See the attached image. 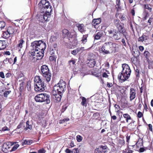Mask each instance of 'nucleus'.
Returning a JSON list of instances; mask_svg holds the SVG:
<instances>
[{
    "mask_svg": "<svg viewBox=\"0 0 153 153\" xmlns=\"http://www.w3.org/2000/svg\"><path fill=\"white\" fill-rule=\"evenodd\" d=\"M116 44L111 42H105L103 45L100 52L104 54H107L116 51Z\"/></svg>",
    "mask_w": 153,
    "mask_h": 153,
    "instance_id": "obj_1",
    "label": "nucleus"
},
{
    "mask_svg": "<svg viewBox=\"0 0 153 153\" xmlns=\"http://www.w3.org/2000/svg\"><path fill=\"white\" fill-rule=\"evenodd\" d=\"M123 70L121 73H120L118 75V78L121 79L122 81L124 82L129 77L131 72L128 65L126 64H123L122 65Z\"/></svg>",
    "mask_w": 153,
    "mask_h": 153,
    "instance_id": "obj_2",
    "label": "nucleus"
},
{
    "mask_svg": "<svg viewBox=\"0 0 153 153\" xmlns=\"http://www.w3.org/2000/svg\"><path fill=\"white\" fill-rule=\"evenodd\" d=\"M34 90L36 91L42 92L45 90V84L42 82L39 76H36L34 78Z\"/></svg>",
    "mask_w": 153,
    "mask_h": 153,
    "instance_id": "obj_3",
    "label": "nucleus"
},
{
    "mask_svg": "<svg viewBox=\"0 0 153 153\" xmlns=\"http://www.w3.org/2000/svg\"><path fill=\"white\" fill-rule=\"evenodd\" d=\"M46 43L42 40L35 41L31 43V47L35 48L37 50L42 51L44 52V51L46 48Z\"/></svg>",
    "mask_w": 153,
    "mask_h": 153,
    "instance_id": "obj_4",
    "label": "nucleus"
},
{
    "mask_svg": "<svg viewBox=\"0 0 153 153\" xmlns=\"http://www.w3.org/2000/svg\"><path fill=\"white\" fill-rule=\"evenodd\" d=\"M66 83L62 80H60L59 83L55 85L53 88V90L60 94H63L66 89Z\"/></svg>",
    "mask_w": 153,
    "mask_h": 153,
    "instance_id": "obj_5",
    "label": "nucleus"
},
{
    "mask_svg": "<svg viewBox=\"0 0 153 153\" xmlns=\"http://www.w3.org/2000/svg\"><path fill=\"white\" fill-rule=\"evenodd\" d=\"M50 3L46 0H41L38 5L40 8L41 12H44V11L48 10V12L52 11V7L51 6Z\"/></svg>",
    "mask_w": 153,
    "mask_h": 153,
    "instance_id": "obj_6",
    "label": "nucleus"
},
{
    "mask_svg": "<svg viewBox=\"0 0 153 153\" xmlns=\"http://www.w3.org/2000/svg\"><path fill=\"white\" fill-rule=\"evenodd\" d=\"M49 95L46 94H41L36 95L34 99L37 102H43L46 101L47 104L50 102Z\"/></svg>",
    "mask_w": 153,
    "mask_h": 153,
    "instance_id": "obj_7",
    "label": "nucleus"
},
{
    "mask_svg": "<svg viewBox=\"0 0 153 153\" xmlns=\"http://www.w3.org/2000/svg\"><path fill=\"white\" fill-rule=\"evenodd\" d=\"M41 70L42 74L44 77H45L47 82H49L51 79V74L48 66L46 65H43L41 67Z\"/></svg>",
    "mask_w": 153,
    "mask_h": 153,
    "instance_id": "obj_8",
    "label": "nucleus"
},
{
    "mask_svg": "<svg viewBox=\"0 0 153 153\" xmlns=\"http://www.w3.org/2000/svg\"><path fill=\"white\" fill-rule=\"evenodd\" d=\"M114 23L115 26L118 29V30L121 31L122 34L125 36L126 39L128 40L126 37V32L125 29L123 28V27L121 25L122 23L120 21L119 19H115L114 20Z\"/></svg>",
    "mask_w": 153,
    "mask_h": 153,
    "instance_id": "obj_9",
    "label": "nucleus"
},
{
    "mask_svg": "<svg viewBox=\"0 0 153 153\" xmlns=\"http://www.w3.org/2000/svg\"><path fill=\"white\" fill-rule=\"evenodd\" d=\"M63 35L65 39H67L68 42H71L72 39V35L71 33L66 29H64L62 31Z\"/></svg>",
    "mask_w": 153,
    "mask_h": 153,
    "instance_id": "obj_10",
    "label": "nucleus"
},
{
    "mask_svg": "<svg viewBox=\"0 0 153 153\" xmlns=\"http://www.w3.org/2000/svg\"><path fill=\"white\" fill-rule=\"evenodd\" d=\"M106 146H101L95 150L94 153H105L107 151Z\"/></svg>",
    "mask_w": 153,
    "mask_h": 153,
    "instance_id": "obj_11",
    "label": "nucleus"
},
{
    "mask_svg": "<svg viewBox=\"0 0 153 153\" xmlns=\"http://www.w3.org/2000/svg\"><path fill=\"white\" fill-rule=\"evenodd\" d=\"M52 93L55 98V102H60L61 100L62 94L58 93L57 92L54 90L53 91Z\"/></svg>",
    "mask_w": 153,
    "mask_h": 153,
    "instance_id": "obj_12",
    "label": "nucleus"
},
{
    "mask_svg": "<svg viewBox=\"0 0 153 153\" xmlns=\"http://www.w3.org/2000/svg\"><path fill=\"white\" fill-rule=\"evenodd\" d=\"M136 92L135 90L133 88H131L129 92L130 101H132L136 97Z\"/></svg>",
    "mask_w": 153,
    "mask_h": 153,
    "instance_id": "obj_13",
    "label": "nucleus"
},
{
    "mask_svg": "<svg viewBox=\"0 0 153 153\" xmlns=\"http://www.w3.org/2000/svg\"><path fill=\"white\" fill-rule=\"evenodd\" d=\"M121 34V31H115L114 33L113 37L115 40H119L122 36Z\"/></svg>",
    "mask_w": 153,
    "mask_h": 153,
    "instance_id": "obj_14",
    "label": "nucleus"
},
{
    "mask_svg": "<svg viewBox=\"0 0 153 153\" xmlns=\"http://www.w3.org/2000/svg\"><path fill=\"white\" fill-rule=\"evenodd\" d=\"M44 11H45V13H43L44 20H45V21L49 20L50 19V13L51 11L48 12V10L44 11Z\"/></svg>",
    "mask_w": 153,
    "mask_h": 153,
    "instance_id": "obj_15",
    "label": "nucleus"
},
{
    "mask_svg": "<svg viewBox=\"0 0 153 153\" xmlns=\"http://www.w3.org/2000/svg\"><path fill=\"white\" fill-rule=\"evenodd\" d=\"M44 52L43 51H39V52L36 53V56L33 57V58H36L37 60L41 59H42V57L44 56Z\"/></svg>",
    "mask_w": 153,
    "mask_h": 153,
    "instance_id": "obj_16",
    "label": "nucleus"
},
{
    "mask_svg": "<svg viewBox=\"0 0 153 153\" xmlns=\"http://www.w3.org/2000/svg\"><path fill=\"white\" fill-rule=\"evenodd\" d=\"M76 26L78 28L79 30L81 33H83V32L85 31V30L83 24H77L76 25Z\"/></svg>",
    "mask_w": 153,
    "mask_h": 153,
    "instance_id": "obj_17",
    "label": "nucleus"
},
{
    "mask_svg": "<svg viewBox=\"0 0 153 153\" xmlns=\"http://www.w3.org/2000/svg\"><path fill=\"white\" fill-rule=\"evenodd\" d=\"M43 12H41L40 11V12L39 13H38L37 15L36 16V17L37 19H39V21L41 22H43L44 20V16Z\"/></svg>",
    "mask_w": 153,
    "mask_h": 153,
    "instance_id": "obj_18",
    "label": "nucleus"
},
{
    "mask_svg": "<svg viewBox=\"0 0 153 153\" xmlns=\"http://www.w3.org/2000/svg\"><path fill=\"white\" fill-rule=\"evenodd\" d=\"M101 19L100 18L94 19L92 21V25L93 26H95L100 24L101 22Z\"/></svg>",
    "mask_w": 153,
    "mask_h": 153,
    "instance_id": "obj_19",
    "label": "nucleus"
},
{
    "mask_svg": "<svg viewBox=\"0 0 153 153\" xmlns=\"http://www.w3.org/2000/svg\"><path fill=\"white\" fill-rule=\"evenodd\" d=\"M148 39V36L145 35H143L142 36L140 37L138 39V41L143 42H146V40Z\"/></svg>",
    "mask_w": 153,
    "mask_h": 153,
    "instance_id": "obj_20",
    "label": "nucleus"
},
{
    "mask_svg": "<svg viewBox=\"0 0 153 153\" xmlns=\"http://www.w3.org/2000/svg\"><path fill=\"white\" fill-rule=\"evenodd\" d=\"M95 64V61L94 59H91L88 63V65L90 68L94 67Z\"/></svg>",
    "mask_w": 153,
    "mask_h": 153,
    "instance_id": "obj_21",
    "label": "nucleus"
},
{
    "mask_svg": "<svg viewBox=\"0 0 153 153\" xmlns=\"http://www.w3.org/2000/svg\"><path fill=\"white\" fill-rule=\"evenodd\" d=\"M103 34V33L102 31L99 32L95 35L94 39L97 40L99 39L102 36Z\"/></svg>",
    "mask_w": 153,
    "mask_h": 153,
    "instance_id": "obj_22",
    "label": "nucleus"
},
{
    "mask_svg": "<svg viewBox=\"0 0 153 153\" xmlns=\"http://www.w3.org/2000/svg\"><path fill=\"white\" fill-rule=\"evenodd\" d=\"M7 31L8 32L10 35L13 34L15 32L14 29L13 27L10 26L8 27Z\"/></svg>",
    "mask_w": 153,
    "mask_h": 153,
    "instance_id": "obj_23",
    "label": "nucleus"
},
{
    "mask_svg": "<svg viewBox=\"0 0 153 153\" xmlns=\"http://www.w3.org/2000/svg\"><path fill=\"white\" fill-rule=\"evenodd\" d=\"M6 43L5 41L0 40V50L4 49L6 48Z\"/></svg>",
    "mask_w": 153,
    "mask_h": 153,
    "instance_id": "obj_24",
    "label": "nucleus"
},
{
    "mask_svg": "<svg viewBox=\"0 0 153 153\" xmlns=\"http://www.w3.org/2000/svg\"><path fill=\"white\" fill-rule=\"evenodd\" d=\"M32 48V49L31 51H30V54L32 56H33L34 57L36 56V53L37 52H39V50H36L35 49V48H33V47Z\"/></svg>",
    "mask_w": 153,
    "mask_h": 153,
    "instance_id": "obj_25",
    "label": "nucleus"
},
{
    "mask_svg": "<svg viewBox=\"0 0 153 153\" xmlns=\"http://www.w3.org/2000/svg\"><path fill=\"white\" fill-rule=\"evenodd\" d=\"M123 117L125 119L126 122L127 123H128L129 120L131 119L130 115L128 114H124Z\"/></svg>",
    "mask_w": 153,
    "mask_h": 153,
    "instance_id": "obj_26",
    "label": "nucleus"
},
{
    "mask_svg": "<svg viewBox=\"0 0 153 153\" xmlns=\"http://www.w3.org/2000/svg\"><path fill=\"white\" fill-rule=\"evenodd\" d=\"M10 35L8 32L6 31L3 32L2 36L5 39H7L10 36Z\"/></svg>",
    "mask_w": 153,
    "mask_h": 153,
    "instance_id": "obj_27",
    "label": "nucleus"
},
{
    "mask_svg": "<svg viewBox=\"0 0 153 153\" xmlns=\"http://www.w3.org/2000/svg\"><path fill=\"white\" fill-rule=\"evenodd\" d=\"M32 128V126L30 124L29 121H27L26 123V127L24 128V129L25 130H27L28 129H31Z\"/></svg>",
    "mask_w": 153,
    "mask_h": 153,
    "instance_id": "obj_28",
    "label": "nucleus"
},
{
    "mask_svg": "<svg viewBox=\"0 0 153 153\" xmlns=\"http://www.w3.org/2000/svg\"><path fill=\"white\" fill-rule=\"evenodd\" d=\"M144 8L148 9L149 11L151 12L152 10V7L151 5L148 4H144Z\"/></svg>",
    "mask_w": 153,
    "mask_h": 153,
    "instance_id": "obj_29",
    "label": "nucleus"
},
{
    "mask_svg": "<svg viewBox=\"0 0 153 153\" xmlns=\"http://www.w3.org/2000/svg\"><path fill=\"white\" fill-rule=\"evenodd\" d=\"M5 23L4 22H0V31L2 30L5 27Z\"/></svg>",
    "mask_w": 153,
    "mask_h": 153,
    "instance_id": "obj_30",
    "label": "nucleus"
},
{
    "mask_svg": "<svg viewBox=\"0 0 153 153\" xmlns=\"http://www.w3.org/2000/svg\"><path fill=\"white\" fill-rule=\"evenodd\" d=\"M87 35H83L81 40V41L82 42V43L84 44L87 41Z\"/></svg>",
    "mask_w": 153,
    "mask_h": 153,
    "instance_id": "obj_31",
    "label": "nucleus"
},
{
    "mask_svg": "<svg viewBox=\"0 0 153 153\" xmlns=\"http://www.w3.org/2000/svg\"><path fill=\"white\" fill-rule=\"evenodd\" d=\"M25 42V41L23 39L19 40V41L18 46L21 48H22V45Z\"/></svg>",
    "mask_w": 153,
    "mask_h": 153,
    "instance_id": "obj_32",
    "label": "nucleus"
},
{
    "mask_svg": "<svg viewBox=\"0 0 153 153\" xmlns=\"http://www.w3.org/2000/svg\"><path fill=\"white\" fill-rule=\"evenodd\" d=\"M82 101L81 102V104L83 106H84L86 104V98L84 97H81Z\"/></svg>",
    "mask_w": 153,
    "mask_h": 153,
    "instance_id": "obj_33",
    "label": "nucleus"
},
{
    "mask_svg": "<svg viewBox=\"0 0 153 153\" xmlns=\"http://www.w3.org/2000/svg\"><path fill=\"white\" fill-rule=\"evenodd\" d=\"M56 58L57 57L56 56L53 55V56H50L49 59L51 61H55Z\"/></svg>",
    "mask_w": 153,
    "mask_h": 153,
    "instance_id": "obj_34",
    "label": "nucleus"
},
{
    "mask_svg": "<svg viewBox=\"0 0 153 153\" xmlns=\"http://www.w3.org/2000/svg\"><path fill=\"white\" fill-rule=\"evenodd\" d=\"M114 107L115 108V111L117 112H118L119 111L120 109V106L118 105L115 104L114 105Z\"/></svg>",
    "mask_w": 153,
    "mask_h": 153,
    "instance_id": "obj_35",
    "label": "nucleus"
},
{
    "mask_svg": "<svg viewBox=\"0 0 153 153\" xmlns=\"http://www.w3.org/2000/svg\"><path fill=\"white\" fill-rule=\"evenodd\" d=\"M69 120V119L68 118H65L62 120H60L59 121V123H63L65 122H67Z\"/></svg>",
    "mask_w": 153,
    "mask_h": 153,
    "instance_id": "obj_36",
    "label": "nucleus"
},
{
    "mask_svg": "<svg viewBox=\"0 0 153 153\" xmlns=\"http://www.w3.org/2000/svg\"><path fill=\"white\" fill-rule=\"evenodd\" d=\"M57 39V38L56 36H52L50 39V41L51 42H54L56 41Z\"/></svg>",
    "mask_w": 153,
    "mask_h": 153,
    "instance_id": "obj_37",
    "label": "nucleus"
},
{
    "mask_svg": "<svg viewBox=\"0 0 153 153\" xmlns=\"http://www.w3.org/2000/svg\"><path fill=\"white\" fill-rule=\"evenodd\" d=\"M11 91H5L4 94V95L5 97H7L8 95L11 93Z\"/></svg>",
    "mask_w": 153,
    "mask_h": 153,
    "instance_id": "obj_38",
    "label": "nucleus"
},
{
    "mask_svg": "<svg viewBox=\"0 0 153 153\" xmlns=\"http://www.w3.org/2000/svg\"><path fill=\"white\" fill-rule=\"evenodd\" d=\"M19 145L18 144H16L12 148L11 151H14L16 150V149L19 147Z\"/></svg>",
    "mask_w": 153,
    "mask_h": 153,
    "instance_id": "obj_39",
    "label": "nucleus"
},
{
    "mask_svg": "<svg viewBox=\"0 0 153 153\" xmlns=\"http://www.w3.org/2000/svg\"><path fill=\"white\" fill-rule=\"evenodd\" d=\"M57 44H56L55 43L54 44L53 46V48L52 50V51L55 50L56 51L57 48Z\"/></svg>",
    "mask_w": 153,
    "mask_h": 153,
    "instance_id": "obj_40",
    "label": "nucleus"
},
{
    "mask_svg": "<svg viewBox=\"0 0 153 153\" xmlns=\"http://www.w3.org/2000/svg\"><path fill=\"white\" fill-rule=\"evenodd\" d=\"M45 150L43 149H40L38 151V153H45Z\"/></svg>",
    "mask_w": 153,
    "mask_h": 153,
    "instance_id": "obj_41",
    "label": "nucleus"
},
{
    "mask_svg": "<svg viewBox=\"0 0 153 153\" xmlns=\"http://www.w3.org/2000/svg\"><path fill=\"white\" fill-rule=\"evenodd\" d=\"M77 140L78 142L81 141L82 139V137L80 135H77L76 137Z\"/></svg>",
    "mask_w": 153,
    "mask_h": 153,
    "instance_id": "obj_42",
    "label": "nucleus"
},
{
    "mask_svg": "<svg viewBox=\"0 0 153 153\" xmlns=\"http://www.w3.org/2000/svg\"><path fill=\"white\" fill-rule=\"evenodd\" d=\"M149 54V52L148 51H145L144 52V55L147 58Z\"/></svg>",
    "mask_w": 153,
    "mask_h": 153,
    "instance_id": "obj_43",
    "label": "nucleus"
},
{
    "mask_svg": "<svg viewBox=\"0 0 153 153\" xmlns=\"http://www.w3.org/2000/svg\"><path fill=\"white\" fill-rule=\"evenodd\" d=\"M73 151H71L68 149H66L65 150V152L66 153H73Z\"/></svg>",
    "mask_w": 153,
    "mask_h": 153,
    "instance_id": "obj_44",
    "label": "nucleus"
},
{
    "mask_svg": "<svg viewBox=\"0 0 153 153\" xmlns=\"http://www.w3.org/2000/svg\"><path fill=\"white\" fill-rule=\"evenodd\" d=\"M23 123L22 122H21L19 124V125L18 126L17 128L19 129L20 128H21L22 126L23 125Z\"/></svg>",
    "mask_w": 153,
    "mask_h": 153,
    "instance_id": "obj_45",
    "label": "nucleus"
},
{
    "mask_svg": "<svg viewBox=\"0 0 153 153\" xmlns=\"http://www.w3.org/2000/svg\"><path fill=\"white\" fill-rule=\"evenodd\" d=\"M77 53V51H76V50L72 51L71 52V53L74 55L76 54Z\"/></svg>",
    "mask_w": 153,
    "mask_h": 153,
    "instance_id": "obj_46",
    "label": "nucleus"
},
{
    "mask_svg": "<svg viewBox=\"0 0 153 153\" xmlns=\"http://www.w3.org/2000/svg\"><path fill=\"white\" fill-rule=\"evenodd\" d=\"M9 130V129L7 126H5L2 128V130L3 131H8Z\"/></svg>",
    "mask_w": 153,
    "mask_h": 153,
    "instance_id": "obj_47",
    "label": "nucleus"
},
{
    "mask_svg": "<svg viewBox=\"0 0 153 153\" xmlns=\"http://www.w3.org/2000/svg\"><path fill=\"white\" fill-rule=\"evenodd\" d=\"M0 76L2 78H4V77H5L4 75V74L3 72H0Z\"/></svg>",
    "mask_w": 153,
    "mask_h": 153,
    "instance_id": "obj_48",
    "label": "nucleus"
},
{
    "mask_svg": "<svg viewBox=\"0 0 153 153\" xmlns=\"http://www.w3.org/2000/svg\"><path fill=\"white\" fill-rule=\"evenodd\" d=\"M142 115H143V114H142V113L141 112H140V111H139L138 113L137 116H138V117H139V118L141 117H142Z\"/></svg>",
    "mask_w": 153,
    "mask_h": 153,
    "instance_id": "obj_49",
    "label": "nucleus"
},
{
    "mask_svg": "<svg viewBox=\"0 0 153 153\" xmlns=\"http://www.w3.org/2000/svg\"><path fill=\"white\" fill-rule=\"evenodd\" d=\"M102 76L103 77L107 78L108 76V75L106 73H103Z\"/></svg>",
    "mask_w": 153,
    "mask_h": 153,
    "instance_id": "obj_50",
    "label": "nucleus"
},
{
    "mask_svg": "<svg viewBox=\"0 0 153 153\" xmlns=\"http://www.w3.org/2000/svg\"><path fill=\"white\" fill-rule=\"evenodd\" d=\"M149 129L151 131H152V126L151 124H149L148 125Z\"/></svg>",
    "mask_w": 153,
    "mask_h": 153,
    "instance_id": "obj_51",
    "label": "nucleus"
},
{
    "mask_svg": "<svg viewBox=\"0 0 153 153\" xmlns=\"http://www.w3.org/2000/svg\"><path fill=\"white\" fill-rule=\"evenodd\" d=\"M78 148L74 149H73V152L74 153H79V151L78 150Z\"/></svg>",
    "mask_w": 153,
    "mask_h": 153,
    "instance_id": "obj_52",
    "label": "nucleus"
},
{
    "mask_svg": "<svg viewBox=\"0 0 153 153\" xmlns=\"http://www.w3.org/2000/svg\"><path fill=\"white\" fill-rule=\"evenodd\" d=\"M152 19H153L152 18L150 17L149 18V19L148 21V22L149 23V25H150L151 24Z\"/></svg>",
    "mask_w": 153,
    "mask_h": 153,
    "instance_id": "obj_53",
    "label": "nucleus"
},
{
    "mask_svg": "<svg viewBox=\"0 0 153 153\" xmlns=\"http://www.w3.org/2000/svg\"><path fill=\"white\" fill-rule=\"evenodd\" d=\"M121 42H122L123 44L125 46H126V43L125 42V40L124 39H122Z\"/></svg>",
    "mask_w": 153,
    "mask_h": 153,
    "instance_id": "obj_54",
    "label": "nucleus"
},
{
    "mask_svg": "<svg viewBox=\"0 0 153 153\" xmlns=\"http://www.w3.org/2000/svg\"><path fill=\"white\" fill-rule=\"evenodd\" d=\"M107 86L108 87H111L112 86V84L111 83L108 82L107 83Z\"/></svg>",
    "mask_w": 153,
    "mask_h": 153,
    "instance_id": "obj_55",
    "label": "nucleus"
},
{
    "mask_svg": "<svg viewBox=\"0 0 153 153\" xmlns=\"http://www.w3.org/2000/svg\"><path fill=\"white\" fill-rule=\"evenodd\" d=\"M126 141L128 143L129 142V140L130 139V136H128V135L126 136Z\"/></svg>",
    "mask_w": 153,
    "mask_h": 153,
    "instance_id": "obj_56",
    "label": "nucleus"
},
{
    "mask_svg": "<svg viewBox=\"0 0 153 153\" xmlns=\"http://www.w3.org/2000/svg\"><path fill=\"white\" fill-rule=\"evenodd\" d=\"M144 150L145 149L143 148H141L139 149V151L141 152H143Z\"/></svg>",
    "mask_w": 153,
    "mask_h": 153,
    "instance_id": "obj_57",
    "label": "nucleus"
},
{
    "mask_svg": "<svg viewBox=\"0 0 153 153\" xmlns=\"http://www.w3.org/2000/svg\"><path fill=\"white\" fill-rule=\"evenodd\" d=\"M139 49L140 51H142L144 50V48L143 46H139Z\"/></svg>",
    "mask_w": 153,
    "mask_h": 153,
    "instance_id": "obj_58",
    "label": "nucleus"
},
{
    "mask_svg": "<svg viewBox=\"0 0 153 153\" xmlns=\"http://www.w3.org/2000/svg\"><path fill=\"white\" fill-rule=\"evenodd\" d=\"M68 62L69 63L72 62L73 65L75 63V61L74 60H70Z\"/></svg>",
    "mask_w": 153,
    "mask_h": 153,
    "instance_id": "obj_59",
    "label": "nucleus"
},
{
    "mask_svg": "<svg viewBox=\"0 0 153 153\" xmlns=\"http://www.w3.org/2000/svg\"><path fill=\"white\" fill-rule=\"evenodd\" d=\"M70 145L71 147H73L74 146V143L73 141H71L70 143Z\"/></svg>",
    "mask_w": 153,
    "mask_h": 153,
    "instance_id": "obj_60",
    "label": "nucleus"
},
{
    "mask_svg": "<svg viewBox=\"0 0 153 153\" xmlns=\"http://www.w3.org/2000/svg\"><path fill=\"white\" fill-rule=\"evenodd\" d=\"M111 118L112 119L114 120H115L117 119V117L115 115H113L111 117Z\"/></svg>",
    "mask_w": 153,
    "mask_h": 153,
    "instance_id": "obj_61",
    "label": "nucleus"
},
{
    "mask_svg": "<svg viewBox=\"0 0 153 153\" xmlns=\"http://www.w3.org/2000/svg\"><path fill=\"white\" fill-rule=\"evenodd\" d=\"M131 13L132 15L133 16H134L135 15L134 11L133 9L132 10H131Z\"/></svg>",
    "mask_w": 153,
    "mask_h": 153,
    "instance_id": "obj_62",
    "label": "nucleus"
},
{
    "mask_svg": "<svg viewBox=\"0 0 153 153\" xmlns=\"http://www.w3.org/2000/svg\"><path fill=\"white\" fill-rule=\"evenodd\" d=\"M13 61V59L11 58H10L8 59V62H9L10 64L12 63V62Z\"/></svg>",
    "mask_w": 153,
    "mask_h": 153,
    "instance_id": "obj_63",
    "label": "nucleus"
},
{
    "mask_svg": "<svg viewBox=\"0 0 153 153\" xmlns=\"http://www.w3.org/2000/svg\"><path fill=\"white\" fill-rule=\"evenodd\" d=\"M27 140H25L23 142V145H26V144H27Z\"/></svg>",
    "mask_w": 153,
    "mask_h": 153,
    "instance_id": "obj_64",
    "label": "nucleus"
}]
</instances>
